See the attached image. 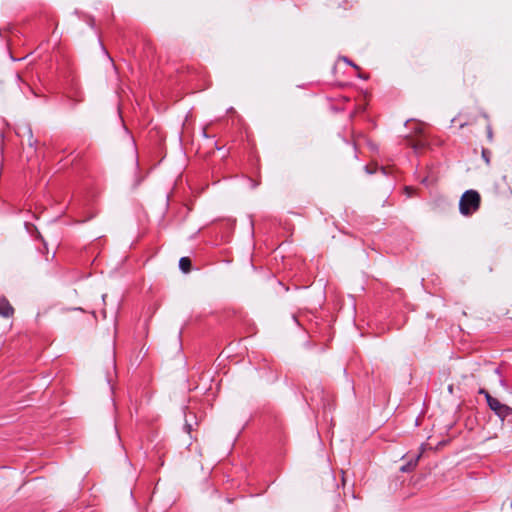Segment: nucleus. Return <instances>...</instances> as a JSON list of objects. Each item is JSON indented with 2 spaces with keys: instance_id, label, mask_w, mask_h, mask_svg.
Returning a JSON list of instances; mask_svg holds the SVG:
<instances>
[{
  "instance_id": "17",
  "label": "nucleus",
  "mask_w": 512,
  "mask_h": 512,
  "mask_svg": "<svg viewBox=\"0 0 512 512\" xmlns=\"http://www.w3.org/2000/svg\"><path fill=\"white\" fill-rule=\"evenodd\" d=\"M358 77L362 79H367V76H364V74H359Z\"/></svg>"
},
{
  "instance_id": "19",
  "label": "nucleus",
  "mask_w": 512,
  "mask_h": 512,
  "mask_svg": "<svg viewBox=\"0 0 512 512\" xmlns=\"http://www.w3.org/2000/svg\"><path fill=\"white\" fill-rule=\"evenodd\" d=\"M16 77L19 81H22L21 76L19 74H17Z\"/></svg>"
},
{
  "instance_id": "4",
  "label": "nucleus",
  "mask_w": 512,
  "mask_h": 512,
  "mask_svg": "<svg viewBox=\"0 0 512 512\" xmlns=\"http://www.w3.org/2000/svg\"><path fill=\"white\" fill-rule=\"evenodd\" d=\"M191 267H192V262H191V259L189 257H181L180 258V260H179V269L183 273L190 272Z\"/></svg>"
},
{
  "instance_id": "6",
  "label": "nucleus",
  "mask_w": 512,
  "mask_h": 512,
  "mask_svg": "<svg viewBox=\"0 0 512 512\" xmlns=\"http://www.w3.org/2000/svg\"><path fill=\"white\" fill-rule=\"evenodd\" d=\"M26 133L28 135V145L32 148H36L38 144V140L34 138L33 131L31 126L28 124L25 127Z\"/></svg>"
},
{
  "instance_id": "10",
  "label": "nucleus",
  "mask_w": 512,
  "mask_h": 512,
  "mask_svg": "<svg viewBox=\"0 0 512 512\" xmlns=\"http://www.w3.org/2000/svg\"><path fill=\"white\" fill-rule=\"evenodd\" d=\"M343 61L346 62L347 64L351 65L352 67H354L355 69H359V67L354 64L349 58L347 57H342Z\"/></svg>"
},
{
  "instance_id": "14",
  "label": "nucleus",
  "mask_w": 512,
  "mask_h": 512,
  "mask_svg": "<svg viewBox=\"0 0 512 512\" xmlns=\"http://www.w3.org/2000/svg\"><path fill=\"white\" fill-rule=\"evenodd\" d=\"M500 384L502 387L507 388V384L504 380H500Z\"/></svg>"
},
{
  "instance_id": "1",
  "label": "nucleus",
  "mask_w": 512,
  "mask_h": 512,
  "mask_svg": "<svg viewBox=\"0 0 512 512\" xmlns=\"http://www.w3.org/2000/svg\"><path fill=\"white\" fill-rule=\"evenodd\" d=\"M480 194L473 189L463 193L459 201V211L463 216H471L480 207Z\"/></svg>"
},
{
  "instance_id": "20",
  "label": "nucleus",
  "mask_w": 512,
  "mask_h": 512,
  "mask_svg": "<svg viewBox=\"0 0 512 512\" xmlns=\"http://www.w3.org/2000/svg\"><path fill=\"white\" fill-rule=\"evenodd\" d=\"M106 296H107L106 294H103V295H102V300H103L104 302H105V298H106Z\"/></svg>"
},
{
  "instance_id": "18",
  "label": "nucleus",
  "mask_w": 512,
  "mask_h": 512,
  "mask_svg": "<svg viewBox=\"0 0 512 512\" xmlns=\"http://www.w3.org/2000/svg\"><path fill=\"white\" fill-rule=\"evenodd\" d=\"M381 171L384 175L386 174V169L384 167H381Z\"/></svg>"
},
{
  "instance_id": "9",
  "label": "nucleus",
  "mask_w": 512,
  "mask_h": 512,
  "mask_svg": "<svg viewBox=\"0 0 512 512\" xmlns=\"http://www.w3.org/2000/svg\"><path fill=\"white\" fill-rule=\"evenodd\" d=\"M479 394H481V395H483L485 397L487 403H488L489 397H492L490 395V393L486 389H484V388L479 389Z\"/></svg>"
},
{
  "instance_id": "12",
  "label": "nucleus",
  "mask_w": 512,
  "mask_h": 512,
  "mask_svg": "<svg viewBox=\"0 0 512 512\" xmlns=\"http://www.w3.org/2000/svg\"><path fill=\"white\" fill-rule=\"evenodd\" d=\"M25 85L33 93L34 96H36V97L38 96L37 93L35 91H33L28 84H25Z\"/></svg>"
},
{
  "instance_id": "15",
  "label": "nucleus",
  "mask_w": 512,
  "mask_h": 512,
  "mask_svg": "<svg viewBox=\"0 0 512 512\" xmlns=\"http://www.w3.org/2000/svg\"><path fill=\"white\" fill-rule=\"evenodd\" d=\"M105 53H106V54H108V53H107V51H105ZM107 56H108V58H109V61H111V63H112V66H113V67L115 68V65H114V63H113V60H112V58H111V57H110L109 55H107Z\"/></svg>"
},
{
  "instance_id": "16",
  "label": "nucleus",
  "mask_w": 512,
  "mask_h": 512,
  "mask_svg": "<svg viewBox=\"0 0 512 512\" xmlns=\"http://www.w3.org/2000/svg\"><path fill=\"white\" fill-rule=\"evenodd\" d=\"M13 61H20L22 58H14L12 55L10 56Z\"/></svg>"
},
{
  "instance_id": "8",
  "label": "nucleus",
  "mask_w": 512,
  "mask_h": 512,
  "mask_svg": "<svg viewBox=\"0 0 512 512\" xmlns=\"http://www.w3.org/2000/svg\"><path fill=\"white\" fill-rule=\"evenodd\" d=\"M184 429H185V431H186L187 433H191V431H192V423H191V421L188 419V415H186Z\"/></svg>"
},
{
  "instance_id": "7",
  "label": "nucleus",
  "mask_w": 512,
  "mask_h": 512,
  "mask_svg": "<svg viewBox=\"0 0 512 512\" xmlns=\"http://www.w3.org/2000/svg\"><path fill=\"white\" fill-rule=\"evenodd\" d=\"M482 158L486 164L490 163V151L488 149H482Z\"/></svg>"
},
{
  "instance_id": "13",
  "label": "nucleus",
  "mask_w": 512,
  "mask_h": 512,
  "mask_svg": "<svg viewBox=\"0 0 512 512\" xmlns=\"http://www.w3.org/2000/svg\"><path fill=\"white\" fill-rule=\"evenodd\" d=\"M488 138L491 139L492 138V130L490 127H488Z\"/></svg>"
},
{
  "instance_id": "5",
  "label": "nucleus",
  "mask_w": 512,
  "mask_h": 512,
  "mask_svg": "<svg viewBox=\"0 0 512 512\" xmlns=\"http://www.w3.org/2000/svg\"><path fill=\"white\" fill-rule=\"evenodd\" d=\"M420 454L416 455L412 460H410L408 463H406L405 465H403L400 470L402 472H409L411 470H413L417 463H418V460L420 459Z\"/></svg>"
},
{
  "instance_id": "11",
  "label": "nucleus",
  "mask_w": 512,
  "mask_h": 512,
  "mask_svg": "<svg viewBox=\"0 0 512 512\" xmlns=\"http://www.w3.org/2000/svg\"><path fill=\"white\" fill-rule=\"evenodd\" d=\"M364 169H365V172H366L367 174H374V173H375V170H372L368 165H366V166L364 167Z\"/></svg>"
},
{
  "instance_id": "3",
  "label": "nucleus",
  "mask_w": 512,
  "mask_h": 512,
  "mask_svg": "<svg viewBox=\"0 0 512 512\" xmlns=\"http://www.w3.org/2000/svg\"><path fill=\"white\" fill-rule=\"evenodd\" d=\"M13 313H14V309L11 306V304L9 303V301L6 298H2L0 300V315L5 318H8V317L12 316Z\"/></svg>"
},
{
  "instance_id": "2",
  "label": "nucleus",
  "mask_w": 512,
  "mask_h": 512,
  "mask_svg": "<svg viewBox=\"0 0 512 512\" xmlns=\"http://www.w3.org/2000/svg\"><path fill=\"white\" fill-rule=\"evenodd\" d=\"M487 405L502 421L512 415V407L501 403L494 397H489Z\"/></svg>"
},
{
  "instance_id": "21",
  "label": "nucleus",
  "mask_w": 512,
  "mask_h": 512,
  "mask_svg": "<svg viewBox=\"0 0 512 512\" xmlns=\"http://www.w3.org/2000/svg\"><path fill=\"white\" fill-rule=\"evenodd\" d=\"M257 186V183H253L252 187L255 188Z\"/></svg>"
}]
</instances>
